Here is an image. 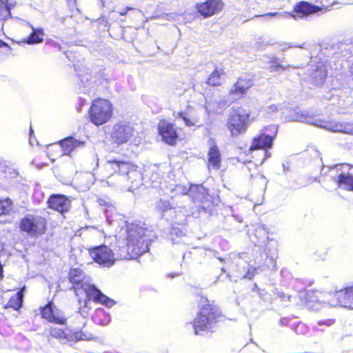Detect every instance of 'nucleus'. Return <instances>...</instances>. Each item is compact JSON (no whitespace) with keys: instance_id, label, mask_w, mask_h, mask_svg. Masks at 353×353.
<instances>
[{"instance_id":"36","label":"nucleus","mask_w":353,"mask_h":353,"mask_svg":"<svg viewBox=\"0 0 353 353\" xmlns=\"http://www.w3.org/2000/svg\"><path fill=\"white\" fill-rule=\"evenodd\" d=\"M8 307L19 310L22 307V288L19 289L17 295L10 299L8 303Z\"/></svg>"},{"instance_id":"31","label":"nucleus","mask_w":353,"mask_h":353,"mask_svg":"<svg viewBox=\"0 0 353 353\" xmlns=\"http://www.w3.org/2000/svg\"><path fill=\"white\" fill-rule=\"evenodd\" d=\"M32 29V33L30 36L26 39H23V43H26L28 44H37L40 43L43 40L44 31L43 28H34L31 26Z\"/></svg>"},{"instance_id":"9","label":"nucleus","mask_w":353,"mask_h":353,"mask_svg":"<svg viewBox=\"0 0 353 353\" xmlns=\"http://www.w3.org/2000/svg\"><path fill=\"white\" fill-rule=\"evenodd\" d=\"M46 219L39 215H28L23 218V232L32 238L37 239L46 231Z\"/></svg>"},{"instance_id":"53","label":"nucleus","mask_w":353,"mask_h":353,"mask_svg":"<svg viewBox=\"0 0 353 353\" xmlns=\"http://www.w3.org/2000/svg\"><path fill=\"white\" fill-rule=\"evenodd\" d=\"M259 295L261 299L265 300L267 296V293L264 290H259Z\"/></svg>"},{"instance_id":"39","label":"nucleus","mask_w":353,"mask_h":353,"mask_svg":"<svg viewBox=\"0 0 353 353\" xmlns=\"http://www.w3.org/2000/svg\"><path fill=\"white\" fill-rule=\"evenodd\" d=\"M92 299H90L86 296V299L83 300V301H81V300L79 301V304L81 305V306L79 307V313L83 318H86L88 316L89 310L90 308V307H88V303H90V301Z\"/></svg>"},{"instance_id":"32","label":"nucleus","mask_w":353,"mask_h":353,"mask_svg":"<svg viewBox=\"0 0 353 353\" xmlns=\"http://www.w3.org/2000/svg\"><path fill=\"white\" fill-rule=\"evenodd\" d=\"M184 234L182 228L179 226H173L170 230L168 239L172 244L179 243Z\"/></svg>"},{"instance_id":"28","label":"nucleus","mask_w":353,"mask_h":353,"mask_svg":"<svg viewBox=\"0 0 353 353\" xmlns=\"http://www.w3.org/2000/svg\"><path fill=\"white\" fill-rule=\"evenodd\" d=\"M265 254L267 259L270 260V264L268 265V267L270 269L274 270L276 268L275 260L278 257L276 242L272 241L267 245Z\"/></svg>"},{"instance_id":"11","label":"nucleus","mask_w":353,"mask_h":353,"mask_svg":"<svg viewBox=\"0 0 353 353\" xmlns=\"http://www.w3.org/2000/svg\"><path fill=\"white\" fill-rule=\"evenodd\" d=\"M323 8L314 5H312L307 1H302L300 2L295 8V11L297 13V15H292L290 13L287 12H269L267 13L263 17H267L269 16H277L279 18H283V19H291L294 18V19H296L297 17H303L304 16H307L309 14L317 13L318 12L322 10Z\"/></svg>"},{"instance_id":"50","label":"nucleus","mask_w":353,"mask_h":353,"mask_svg":"<svg viewBox=\"0 0 353 353\" xmlns=\"http://www.w3.org/2000/svg\"><path fill=\"white\" fill-rule=\"evenodd\" d=\"M278 110H279V107L276 105H274V104H272L270 105H268L266 108V111L268 113H273V112H277Z\"/></svg>"},{"instance_id":"56","label":"nucleus","mask_w":353,"mask_h":353,"mask_svg":"<svg viewBox=\"0 0 353 353\" xmlns=\"http://www.w3.org/2000/svg\"><path fill=\"white\" fill-rule=\"evenodd\" d=\"M172 17V14H165L163 18V19H170Z\"/></svg>"},{"instance_id":"52","label":"nucleus","mask_w":353,"mask_h":353,"mask_svg":"<svg viewBox=\"0 0 353 353\" xmlns=\"http://www.w3.org/2000/svg\"><path fill=\"white\" fill-rule=\"evenodd\" d=\"M33 130L32 128H30V139L29 143L31 145H34L35 143L37 144V142L36 141L35 139L32 137Z\"/></svg>"},{"instance_id":"42","label":"nucleus","mask_w":353,"mask_h":353,"mask_svg":"<svg viewBox=\"0 0 353 353\" xmlns=\"http://www.w3.org/2000/svg\"><path fill=\"white\" fill-rule=\"evenodd\" d=\"M12 201L9 198L0 199V215L6 214L11 210Z\"/></svg>"},{"instance_id":"12","label":"nucleus","mask_w":353,"mask_h":353,"mask_svg":"<svg viewBox=\"0 0 353 353\" xmlns=\"http://www.w3.org/2000/svg\"><path fill=\"white\" fill-rule=\"evenodd\" d=\"M134 136V128L125 122H119L114 125L111 132L112 139L118 144L126 143Z\"/></svg>"},{"instance_id":"2","label":"nucleus","mask_w":353,"mask_h":353,"mask_svg":"<svg viewBox=\"0 0 353 353\" xmlns=\"http://www.w3.org/2000/svg\"><path fill=\"white\" fill-rule=\"evenodd\" d=\"M70 281L73 284V288L77 296L85 294L94 302L101 303L107 307H112L116 302L103 294L98 288L90 283V278L85 276L80 268L71 269L69 272Z\"/></svg>"},{"instance_id":"37","label":"nucleus","mask_w":353,"mask_h":353,"mask_svg":"<svg viewBox=\"0 0 353 353\" xmlns=\"http://www.w3.org/2000/svg\"><path fill=\"white\" fill-rule=\"evenodd\" d=\"M12 5L8 0H0V21L5 20L10 15Z\"/></svg>"},{"instance_id":"35","label":"nucleus","mask_w":353,"mask_h":353,"mask_svg":"<svg viewBox=\"0 0 353 353\" xmlns=\"http://www.w3.org/2000/svg\"><path fill=\"white\" fill-rule=\"evenodd\" d=\"M170 191L175 192L176 195L181 196V200L183 202H185L188 198V188L185 185L178 184L175 185L174 188L170 187Z\"/></svg>"},{"instance_id":"17","label":"nucleus","mask_w":353,"mask_h":353,"mask_svg":"<svg viewBox=\"0 0 353 353\" xmlns=\"http://www.w3.org/2000/svg\"><path fill=\"white\" fill-rule=\"evenodd\" d=\"M41 316L49 322L63 324L65 318L54 306L52 302L49 303L45 307L41 308Z\"/></svg>"},{"instance_id":"24","label":"nucleus","mask_w":353,"mask_h":353,"mask_svg":"<svg viewBox=\"0 0 353 353\" xmlns=\"http://www.w3.org/2000/svg\"><path fill=\"white\" fill-rule=\"evenodd\" d=\"M252 86V82L250 79L247 77H240L237 81L231 87L229 94L235 97H241L247 93L250 88Z\"/></svg>"},{"instance_id":"30","label":"nucleus","mask_w":353,"mask_h":353,"mask_svg":"<svg viewBox=\"0 0 353 353\" xmlns=\"http://www.w3.org/2000/svg\"><path fill=\"white\" fill-rule=\"evenodd\" d=\"M92 319L96 324L103 326L108 325L111 321L110 314L102 308H98L95 310Z\"/></svg>"},{"instance_id":"18","label":"nucleus","mask_w":353,"mask_h":353,"mask_svg":"<svg viewBox=\"0 0 353 353\" xmlns=\"http://www.w3.org/2000/svg\"><path fill=\"white\" fill-rule=\"evenodd\" d=\"M85 145V141H79L73 137H68L59 142V145H51V149L57 148L63 150V154L68 155L77 148H83Z\"/></svg>"},{"instance_id":"25","label":"nucleus","mask_w":353,"mask_h":353,"mask_svg":"<svg viewBox=\"0 0 353 353\" xmlns=\"http://www.w3.org/2000/svg\"><path fill=\"white\" fill-rule=\"evenodd\" d=\"M176 119L183 120L188 127L201 125V124H198L199 118L196 111L190 108H188L185 111L179 112Z\"/></svg>"},{"instance_id":"15","label":"nucleus","mask_w":353,"mask_h":353,"mask_svg":"<svg viewBox=\"0 0 353 353\" xmlns=\"http://www.w3.org/2000/svg\"><path fill=\"white\" fill-rule=\"evenodd\" d=\"M224 6L222 0H207L205 2L196 4V8L198 12L203 17H210L220 12Z\"/></svg>"},{"instance_id":"48","label":"nucleus","mask_w":353,"mask_h":353,"mask_svg":"<svg viewBox=\"0 0 353 353\" xmlns=\"http://www.w3.org/2000/svg\"><path fill=\"white\" fill-rule=\"evenodd\" d=\"M278 295L283 302H284V303L291 302L292 296L285 294L283 292H279Z\"/></svg>"},{"instance_id":"5","label":"nucleus","mask_w":353,"mask_h":353,"mask_svg":"<svg viewBox=\"0 0 353 353\" xmlns=\"http://www.w3.org/2000/svg\"><path fill=\"white\" fill-rule=\"evenodd\" d=\"M90 254L95 262L108 268L113 265L117 259H127L128 256L123 248L117 253L106 245H101L90 249Z\"/></svg>"},{"instance_id":"55","label":"nucleus","mask_w":353,"mask_h":353,"mask_svg":"<svg viewBox=\"0 0 353 353\" xmlns=\"http://www.w3.org/2000/svg\"><path fill=\"white\" fill-rule=\"evenodd\" d=\"M191 254H192V252H188V253L184 254H183V260H184L186 257H188V258L190 257Z\"/></svg>"},{"instance_id":"4","label":"nucleus","mask_w":353,"mask_h":353,"mask_svg":"<svg viewBox=\"0 0 353 353\" xmlns=\"http://www.w3.org/2000/svg\"><path fill=\"white\" fill-rule=\"evenodd\" d=\"M219 317L221 314L217 307L210 304L203 305L193 322L194 334L204 335L212 331Z\"/></svg>"},{"instance_id":"27","label":"nucleus","mask_w":353,"mask_h":353,"mask_svg":"<svg viewBox=\"0 0 353 353\" xmlns=\"http://www.w3.org/2000/svg\"><path fill=\"white\" fill-rule=\"evenodd\" d=\"M249 234L250 240L256 245H258L262 241L263 242L268 238V232L263 225H257L254 232Z\"/></svg>"},{"instance_id":"43","label":"nucleus","mask_w":353,"mask_h":353,"mask_svg":"<svg viewBox=\"0 0 353 353\" xmlns=\"http://www.w3.org/2000/svg\"><path fill=\"white\" fill-rule=\"evenodd\" d=\"M290 120L293 121L305 122L307 121V115L304 114L303 112H299L296 110H294L290 115Z\"/></svg>"},{"instance_id":"21","label":"nucleus","mask_w":353,"mask_h":353,"mask_svg":"<svg viewBox=\"0 0 353 353\" xmlns=\"http://www.w3.org/2000/svg\"><path fill=\"white\" fill-rule=\"evenodd\" d=\"M320 127L333 132H341L353 135L352 123H341L336 121H323Z\"/></svg>"},{"instance_id":"13","label":"nucleus","mask_w":353,"mask_h":353,"mask_svg":"<svg viewBox=\"0 0 353 353\" xmlns=\"http://www.w3.org/2000/svg\"><path fill=\"white\" fill-rule=\"evenodd\" d=\"M345 168H348V165H334L332 169L336 170L337 175L332 176V181L336 183L339 188L353 192V175L348 172H345L343 170Z\"/></svg>"},{"instance_id":"23","label":"nucleus","mask_w":353,"mask_h":353,"mask_svg":"<svg viewBox=\"0 0 353 353\" xmlns=\"http://www.w3.org/2000/svg\"><path fill=\"white\" fill-rule=\"evenodd\" d=\"M176 199V198L172 197L170 201L168 200L160 199L156 203V208L157 211L162 216H168V217L179 216L176 214V208L174 207Z\"/></svg>"},{"instance_id":"26","label":"nucleus","mask_w":353,"mask_h":353,"mask_svg":"<svg viewBox=\"0 0 353 353\" xmlns=\"http://www.w3.org/2000/svg\"><path fill=\"white\" fill-rule=\"evenodd\" d=\"M210 148L208 152L209 166L213 169L218 170L221 166V153L216 145L211 141Z\"/></svg>"},{"instance_id":"7","label":"nucleus","mask_w":353,"mask_h":353,"mask_svg":"<svg viewBox=\"0 0 353 353\" xmlns=\"http://www.w3.org/2000/svg\"><path fill=\"white\" fill-rule=\"evenodd\" d=\"M250 112L242 107L233 106L228 121V128L232 136L244 132L248 124Z\"/></svg>"},{"instance_id":"34","label":"nucleus","mask_w":353,"mask_h":353,"mask_svg":"<svg viewBox=\"0 0 353 353\" xmlns=\"http://www.w3.org/2000/svg\"><path fill=\"white\" fill-rule=\"evenodd\" d=\"M182 201H178L176 199V201L174 203V207L176 208V214L179 216H170V218L172 219H179V221H181L183 217L186 216L188 214V210L187 209L186 205L183 203Z\"/></svg>"},{"instance_id":"45","label":"nucleus","mask_w":353,"mask_h":353,"mask_svg":"<svg viewBox=\"0 0 353 353\" xmlns=\"http://www.w3.org/2000/svg\"><path fill=\"white\" fill-rule=\"evenodd\" d=\"M10 46L6 43L0 39V54H7L10 52Z\"/></svg>"},{"instance_id":"40","label":"nucleus","mask_w":353,"mask_h":353,"mask_svg":"<svg viewBox=\"0 0 353 353\" xmlns=\"http://www.w3.org/2000/svg\"><path fill=\"white\" fill-rule=\"evenodd\" d=\"M288 66H284L280 64L279 59L275 58L270 62V66L268 68L270 72H279L280 70H287Z\"/></svg>"},{"instance_id":"10","label":"nucleus","mask_w":353,"mask_h":353,"mask_svg":"<svg viewBox=\"0 0 353 353\" xmlns=\"http://www.w3.org/2000/svg\"><path fill=\"white\" fill-rule=\"evenodd\" d=\"M277 134V127L270 125L265 128V132L255 137L252 142L250 150H266L270 148L272 141Z\"/></svg>"},{"instance_id":"19","label":"nucleus","mask_w":353,"mask_h":353,"mask_svg":"<svg viewBox=\"0 0 353 353\" xmlns=\"http://www.w3.org/2000/svg\"><path fill=\"white\" fill-rule=\"evenodd\" d=\"M79 89L81 90V92L90 97L94 96L97 88L95 78L89 73H86L85 74H79Z\"/></svg>"},{"instance_id":"22","label":"nucleus","mask_w":353,"mask_h":353,"mask_svg":"<svg viewBox=\"0 0 353 353\" xmlns=\"http://www.w3.org/2000/svg\"><path fill=\"white\" fill-rule=\"evenodd\" d=\"M307 71L313 84L316 85L323 84L327 78V72L323 64L311 65Z\"/></svg>"},{"instance_id":"38","label":"nucleus","mask_w":353,"mask_h":353,"mask_svg":"<svg viewBox=\"0 0 353 353\" xmlns=\"http://www.w3.org/2000/svg\"><path fill=\"white\" fill-rule=\"evenodd\" d=\"M208 83L217 86L221 84V72L217 69H215L210 75L208 79Z\"/></svg>"},{"instance_id":"8","label":"nucleus","mask_w":353,"mask_h":353,"mask_svg":"<svg viewBox=\"0 0 353 353\" xmlns=\"http://www.w3.org/2000/svg\"><path fill=\"white\" fill-rule=\"evenodd\" d=\"M194 203H199L198 208L203 210L204 212H209L211 211L213 204L210 201V196L207 190L201 185H191L188 188V198Z\"/></svg>"},{"instance_id":"54","label":"nucleus","mask_w":353,"mask_h":353,"mask_svg":"<svg viewBox=\"0 0 353 353\" xmlns=\"http://www.w3.org/2000/svg\"><path fill=\"white\" fill-rule=\"evenodd\" d=\"M348 72L350 73V77L353 79V64L350 65Z\"/></svg>"},{"instance_id":"57","label":"nucleus","mask_w":353,"mask_h":353,"mask_svg":"<svg viewBox=\"0 0 353 353\" xmlns=\"http://www.w3.org/2000/svg\"><path fill=\"white\" fill-rule=\"evenodd\" d=\"M314 330L316 331H323V328L318 327L317 326H314Z\"/></svg>"},{"instance_id":"59","label":"nucleus","mask_w":353,"mask_h":353,"mask_svg":"<svg viewBox=\"0 0 353 353\" xmlns=\"http://www.w3.org/2000/svg\"><path fill=\"white\" fill-rule=\"evenodd\" d=\"M99 204H100L101 205H103V203H105V202H104V201H103V200L100 199V200H99Z\"/></svg>"},{"instance_id":"29","label":"nucleus","mask_w":353,"mask_h":353,"mask_svg":"<svg viewBox=\"0 0 353 353\" xmlns=\"http://www.w3.org/2000/svg\"><path fill=\"white\" fill-rule=\"evenodd\" d=\"M50 335L53 338L59 339L63 343L72 341V330L69 329L61 330L58 327H53L50 330Z\"/></svg>"},{"instance_id":"41","label":"nucleus","mask_w":353,"mask_h":353,"mask_svg":"<svg viewBox=\"0 0 353 353\" xmlns=\"http://www.w3.org/2000/svg\"><path fill=\"white\" fill-rule=\"evenodd\" d=\"M316 292L309 290L304 293L305 295V299L304 301V303L307 305V306H311L310 303H315L319 301V296L316 294Z\"/></svg>"},{"instance_id":"46","label":"nucleus","mask_w":353,"mask_h":353,"mask_svg":"<svg viewBox=\"0 0 353 353\" xmlns=\"http://www.w3.org/2000/svg\"><path fill=\"white\" fill-rule=\"evenodd\" d=\"M258 270H259V268H256L251 267L248 270V272L246 274L244 275L243 278L251 279L254 276L255 272H256Z\"/></svg>"},{"instance_id":"44","label":"nucleus","mask_w":353,"mask_h":353,"mask_svg":"<svg viewBox=\"0 0 353 353\" xmlns=\"http://www.w3.org/2000/svg\"><path fill=\"white\" fill-rule=\"evenodd\" d=\"M335 323L334 319H328L325 320H319L316 322V325L319 327H322L323 325L326 327H330L332 325Z\"/></svg>"},{"instance_id":"3","label":"nucleus","mask_w":353,"mask_h":353,"mask_svg":"<svg viewBox=\"0 0 353 353\" xmlns=\"http://www.w3.org/2000/svg\"><path fill=\"white\" fill-rule=\"evenodd\" d=\"M148 229L144 223H131L127 226V243L126 248L123 250H127V254L132 253L133 255H142L149 250L147 232Z\"/></svg>"},{"instance_id":"58","label":"nucleus","mask_w":353,"mask_h":353,"mask_svg":"<svg viewBox=\"0 0 353 353\" xmlns=\"http://www.w3.org/2000/svg\"><path fill=\"white\" fill-rule=\"evenodd\" d=\"M19 229L22 230V219L20 221V222L19 223Z\"/></svg>"},{"instance_id":"6","label":"nucleus","mask_w":353,"mask_h":353,"mask_svg":"<svg viewBox=\"0 0 353 353\" xmlns=\"http://www.w3.org/2000/svg\"><path fill=\"white\" fill-rule=\"evenodd\" d=\"M88 113L90 121L99 126L111 119L112 106L108 100L99 98L92 101Z\"/></svg>"},{"instance_id":"16","label":"nucleus","mask_w":353,"mask_h":353,"mask_svg":"<svg viewBox=\"0 0 353 353\" xmlns=\"http://www.w3.org/2000/svg\"><path fill=\"white\" fill-rule=\"evenodd\" d=\"M49 208L61 214L68 212L71 206L70 201L63 194H52L48 200Z\"/></svg>"},{"instance_id":"60","label":"nucleus","mask_w":353,"mask_h":353,"mask_svg":"<svg viewBox=\"0 0 353 353\" xmlns=\"http://www.w3.org/2000/svg\"><path fill=\"white\" fill-rule=\"evenodd\" d=\"M157 178H158V177H157V176H156V177H155V179H154V180L152 179V182H153V183H159V181L157 180Z\"/></svg>"},{"instance_id":"33","label":"nucleus","mask_w":353,"mask_h":353,"mask_svg":"<svg viewBox=\"0 0 353 353\" xmlns=\"http://www.w3.org/2000/svg\"><path fill=\"white\" fill-rule=\"evenodd\" d=\"M94 339V335L92 332L88 331H72V341L71 342L79 341H91Z\"/></svg>"},{"instance_id":"1","label":"nucleus","mask_w":353,"mask_h":353,"mask_svg":"<svg viewBox=\"0 0 353 353\" xmlns=\"http://www.w3.org/2000/svg\"><path fill=\"white\" fill-rule=\"evenodd\" d=\"M105 168L109 173L114 172L107 177L106 182L110 187L132 192L142 184V174L135 165L110 160L105 163Z\"/></svg>"},{"instance_id":"20","label":"nucleus","mask_w":353,"mask_h":353,"mask_svg":"<svg viewBox=\"0 0 353 353\" xmlns=\"http://www.w3.org/2000/svg\"><path fill=\"white\" fill-rule=\"evenodd\" d=\"M159 134L162 139L169 145L175 144L178 138L176 129L172 123L162 121L159 124Z\"/></svg>"},{"instance_id":"14","label":"nucleus","mask_w":353,"mask_h":353,"mask_svg":"<svg viewBox=\"0 0 353 353\" xmlns=\"http://www.w3.org/2000/svg\"><path fill=\"white\" fill-rule=\"evenodd\" d=\"M332 306H341L353 310V286L336 292L329 302Z\"/></svg>"},{"instance_id":"49","label":"nucleus","mask_w":353,"mask_h":353,"mask_svg":"<svg viewBox=\"0 0 353 353\" xmlns=\"http://www.w3.org/2000/svg\"><path fill=\"white\" fill-rule=\"evenodd\" d=\"M307 330V327L303 323H299L296 327V332L300 334H305Z\"/></svg>"},{"instance_id":"47","label":"nucleus","mask_w":353,"mask_h":353,"mask_svg":"<svg viewBox=\"0 0 353 353\" xmlns=\"http://www.w3.org/2000/svg\"><path fill=\"white\" fill-rule=\"evenodd\" d=\"M4 169L7 170L11 174H13L14 175L16 174L14 170L7 168L5 163L3 161H0V173L2 172H6V171L4 170Z\"/></svg>"},{"instance_id":"51","label":"nucleus","mask_w":353,"mask_h":353,"mask_svg":"<svg viewBox=\"0 0 353 353\" xmlns=\"http://www.w3.org/2000/svg\"><path fill=\"white\" fill-rule=\"evenodd\" d=\"M134 10L133 8L132 7H130V6H127L124 8H122L121 10H119L118 12L119 13L120 15L121 16H124L127 14V12L129 11V10Z\"/></svg>"}]
</instances>
